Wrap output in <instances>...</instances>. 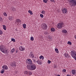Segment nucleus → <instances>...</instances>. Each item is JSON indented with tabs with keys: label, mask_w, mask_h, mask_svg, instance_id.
Listing matches in <instances>:
<instances>
[{
	"label": "nucleus",
	"mask_w": 76,
	"mask_h": 76,
	"mask_svg": "<svg viewBox=\"0 0 76 76\" xmlns=\"http://www.w3.org/2000/svg\"><path fill=\"white\" fill-rule=\"evenodd\" d=\"M66 70L64 69L62 70V72H66Z\"/></svg>",
	"instance_id": "obj_41"
},
{
	"label": "nucleus",
	"mask_w": 76,
	"mask_h": 76,
	"mask_svg": "<svg viewBox=\"0 0 76 76\" xmlns=\"http://www.w3.org/2000/svg\"><path fill=\"white\" fill-rule=\"evenodd\" d=\"M50 63H51V62L50 60H48V64H50Z\"/></svg>",
	"instance_id": "obj_38"
},
{
	"label": "nucleus",
	"mask_w": 76,
	"mask_h": 76,
	"mask_svg": "<svg viewBox=\"0 0 76 76\" xmlns=\"http://www.w3.org/2000/svg\"><path fill=\"white\" fill-rule=\"evenodd\" d=\"M62 32H63V33H64V34H66L67 33V30L65 29H64L62 31Z\"/></svg>",
	"instance_id": "obj_14"
},
{
	"label": "nucleus",
	"mask_w": 76,
	"mask_h": 76,
	"mask_svg": "<svg viewBox=\"0 0 76 76\" xmlns=\"http://www.w3.org/2000/svg\"><path fill=\"white\" fill-rule=\"evenodd\" d=\"M0 21L1 22L3 21V19H2V18H1V17H0Z\"/></svg>",
	"instance_id": "obj_37"
},
{
	"label": "nucleus",
	"mask_w": 76,
	"mask_h": 76,
	"mask_svg": "<svg viewBox=\"0 0 76 76\" xmlns=\"http://www.w3.org/2000/svg\"><path fill=\"white\" fill-rule=\"evenodd\" d=\"M10 66H12L13 67H15L16 66V64L15 63L11 62L10 64Z\"/></svg>",
	"instance_id": "obj_9"
},
{
	"label": "nucleus",
	"mask_w": 76,
	"mask_h": 76,
	"mask_svg": "<svg viewBox=\"0 0 76 76\" xmlns=\"http://www.w3.org/2000/svg\"><path fill=\"white\" fill-rule=\"evenodd\" d=\"M67 44H69V45H72V42L70 41L68 42H67Z\"/></svg>",
	"instance_id": "obj_27"
},
{
	"label": "nucleus",
	"mask_w": 76,
	"mask_h": 76,
	"mask_svg": "<svg viewBox=\"0 0 76 76\" xmlns=\"http://www.w3.org/2000/svg\"><path fill=\"white\" fill-rule=\"evenodd\" d=\"M28 12L30 13V15H33V13H32V12L31 11V10H28Z\"/></svg>",
	"instance_id": "obj_16"
},
{
	"label": "nucleus",
	"mask_w": 76,
	"mask_h": 76,
	"mask_svg": "<svg viewBox=\"0 0 76 76\" xmlns=\"http://www.w3.org/2000/svg\"><path fill=\"white\" fill-rule=\"evenodd\" d=\"M28 74H29V75H32V72H28Z\"/></svg>",
	"instance_id": "obj_39"
},
{
	"label": "nucleus",
	"mask_w": 76,
	"mask_h": 76,
	"mask_svg": "<svg viewBox=\"0 0 76 76\" xmlns=\"http://www.w3.org/2000/svg\"><path fill=\"white\" fill-rule=\"evenodd\" d=\"M51 30L52 32H54L55 31V29L54 28H51Z\"/></svg>",
	"instance_id": "obj_22"
},
{
	"label": "nucleus",
	"mask_w": 76,
	"mask_h": 76,
	"mask_svg": "<svg viewBox=\"0 0 76 76\" xmlns=\"http://www.w3.org/2000/svg\"><path fill=\"white\" fill-rule=\"evenodd\" d=\"M24 74H25V75H28V72L26 71L24 72Z\"/></svg>",
	"instance_id": "obj_19"
},
{
	"label": "nucleus",
	"mask_w": 76,
	"mask_h": 76,
	"mask_svg": "<svg viewBox=\"0 0 76 76\" xmlns=\"http://www.w3.org/2000/svg\"><path fill=\"white\" fill-rule=\"evenodd\" d=\"M44 34L45 35H48V33L47 32V31H45L44 32Z\"/></svg>",
	"instance_id": "obj_26"
},
{
	"label": "nucleus",
	"mask_w": 76,
	"mask_h": 76,
	"mask_svg": "<svg viewBox=\"0 0 76 76\" xmlns=\"http://www.w3.org/2000/svg\"><path fill=\"white\" fill-rule=\"evenodd\" d=\"M55 51L57 53H58V49L57 48H56L55 49Z\"/></svg>",
	"instance_id": "obj_23"
},
{
	"label": "nucleus",
	"mask_w": 76,
	"mask_h": 76,
	"mask_svg": "<svg viewBox=\"0 0 76 76\" xmlns=\"http://www.w3.org/2000/svg\"><path fill=\"white\" fill-rule=\"evenodd\" d=\"M72 72L73 75H76V70H72Z\"/></svg>",
	"instance_id": "obj_12"
},
{
	"label": "nucleus",
	"mask_w": 76,
	"mask_h": 76,
	"mask_svg": "<svg viewBox=\"0 0 76 76\" xmlns=\"http://www.w3.org/2000/svg\"><path fill=\"white\" fill-rule=\"evenodd\" d=\"M51 2H53L54 3H55V1L54 0H50Z\"/></svg>",
	"instance_id": "obj_40"
},
{
	"label": "nucleus",
	"mask_w": 76,
	"mask_h": 76,
	"mask_svg": "<svg viewBox=\"0 0 76 76\" xmlns=\"http://www.w3.org/2000/svg\"><path fill=\"white\" fill-rule=\"evenodd\" d=\"M42 27L43 29L46 30L47 28V25L45 23L43 24L42 25Z\"/></svg>",
	"instance_id": "obj_7"
},
{
	"label": "nucleus",
	"mask_w": 76,
	"mask_h": 76,
	"mask_svg": "<svg viewBox=\"0 0 76 76\" xmlns=\"http://www.w3.org/2000/svg\"><path fill=\"white\" fill-rule=\"evenodd\" d=\"M18 53V51H16V53Z\"/></svg>",
	"instance_id": "obj_49"
},
{
	"label": "nucleus",
	"mask_w": 76,
	"mask_h": 76,
	"mask_svg": "<svg viewBox=\"0 0 76 76\" xmlns=\"http://www.w3.org/2000/svg\"><path fill=\"white\" fill-rule=\"evenodd\" d=\"M57 76H60V75H58Z\"/></svg>",
	"instance_id": "obj_50"
},
{
	"label": "nucleus",
	"mask_w": 76,
	"mask_h": 76,
	"mask_svg": "<svg viewBox=\"0 0 76 76\" xmlns=\"http://www.w3.org/2000/svg\"><path fill=\"white\" fill-rule=\"evenodd\" d=\"M11 41H13V42H15V39L12 38L11 39Z\"/></svg>",
	"instance_id": "obj_32"
},
{
	"label": "nucleus",
	"mask_w": 76,
	"mask_h": 76,
	"mask_svg": "<svg viewBox=\"0 0 76 76\" xmlns=\"http://www.w3.org/2000/svg\"><path fill=\"white\" fill-rule=\"evenodd\" d=\"M3 34V31L0 30V35H2Z\"/></svg>",
	"instance_id": "obj_30"
},
{
	"label": "nucleus",
	"mask_w": 76,
	"mask_h": 76,
	"mask_svg": "<svg viewBox=\"0 0 76 76\" xmlns=\"http://www.w3.org/2000/svg\"><path fill=\"white\" fill-rule=\"evenodd\" d=\"M38 64H41V62L40 61H38Z\"/></svg>",
	"instance_id": "obj_35"
},
{
	"label": "nucleus",
	"mask_w": 76,
	"mask_h": 76,
	"mask_svg": "<svg viewBox=\"0 0 76 76\" xmlns=\"http://www.w3.org/2000/svg\"><path fill=\"white\" fill-rule=\"evenodd\" d=\"M16 21L17 23H18V25H19V23L20 22H21V20L19 19H17L16 20Z\"/></svg>",
	"instance_id": "obj_13"
},
{
	"label": "nucleus",
	"mask_w": 76,
	"mask_h": 76,
	"mask_svg": "<svg viewBox=\"0 0 76 76\" xmlns=\"http://www.w3.org/2000/svg\"><path fill=\"white\" fill-rule=\"evenodd\" d=\"M62 11L64 13H66L67 12V10L66 8H63L62 9Z\"/></svg>",
	"instance_id": "obj_8"
},
{
	"label": "nucleus",
	"mask_w": 76,
	"mask_h": 76,
	"mask_svg": "<svg viewBox=\"0 0 76 76\" xmlns=\"http://www.w3.org/2000/svg\"><path fill=\"white\" fill-rule=\"evenodd\" d=\"M26 63L31 64V65L32 64H33L32 63V60L30 59H27L26 60Z\"/></svg>",
	"instance_id": "obj_6"
},
{
	"label": "nucleus",
	"mask_w": 76,
	"mask_h": 76,
	"mask_svg": "<svg viewBox=\"0 0 76 76\" xmlns=\"http://www.w3.org/2000/svg\"><path fill=\"white\" fill-rule=\"evenodd\" d=\"M4 69H2L1 72V73H4Z\"/></svg>",
	"instance_id": "obj_36"
},
{
	"label": "nucleus",
	"mask_w": 76,
	"mask_h": 76,
	"mask_svg": "<svg viewBox=\"0 0 76 76\" xmlns=\"http://www.w3.org/2000/svg\"><path fill=\"white\" fill-rule=\"evenodd\" d=\"M67 76H71V75H67Z\"/></svg>",
	"instance_id": "obj_46"
},
{
	"label": "nucleus",
	"mask_w": 76,
	"mask_h": 76,
	"mask_svg": "<svg viewBox=\"0 0 76 76\" xmlns=\"http://www.w3.org/2000/svg\"><path fill=\"white\" fill-rule=\"evenodd\" d=\"M50 59H52V58H50Z\"/></svg>",
	"instance_id": "obj_51"
},
{
	"label": "nucleus",
	"mask_w": 76,
	"mask_h": 76,
	"mask_svg": "<svg viewBox=\"0 0 76 76\" xmlns=\"http://www.w3.org/2000/svg\"><path fill=\"white\" fill-rule=\"evenodd\" d=\"M45 11L44 10H42V11L41 13L42 14H45Z\"/></svg>",
	"instance_id": "obj_25"
},
{
	"label": "nucleus",
	"mask_w": 76,
	"mask_h": 76,
	"mask_svg": "<svg viewBox=\"0 0 76 76\" xmlns=\"http://www.w3.org/2000/svg\"><path fill=\"white\" fill-rule=\"evenodd\" d=\"M19 50L20 51H23L25 50V48L22 47V46H20L19 47Z\"/></svg>",
	"instance_id": "obj_10"
},
{
	"label": "nucleus",
	"mask_w": 76,
	"mask_h": 76,
	"mask_svg": "<svg viewBox=\"0 0 76 76\" xmlns=\"http://www.w3.org/2000/svg\"><path fill=\"white\" fill-rule=\"evenodd\" d=\"M36 63H38V61H36Z\"/></svg>",
	"instance_id": "obj_47"
},
{
	"label": "nucleus",
	"mask_w": 76,
	"mask_h": 76,
	"mask_svg": "<svg viewBox=\"0 0 76 76\" xmlns=\"http://www.w3.org/2000/svg\"><path fill=\"white\" fill-rule=\"evenodd\" d=\"M15 49L14 48H13L11 50V51L12 53H13L14 52H15Z\"/></svg>",
	"instance_id": "obj_28"
},
{
	"label": "nucleus",
	"mask_w": 76,
	"mask_h": 76,
	"mask_svg": "<svg viewBox=\"0 0 76 76\" xmlns=\"http://www.w3.org/2000/svg\"><path fill=\"white\" fill-rule=\"evenodd\" d=\"M43 1L45 3H47V1H48V0H43Z\"/></svg>",
	"instance_id": "obj_29"
},
{
	"label": "nucleus",
	"mask_w": 76,
	"mask_h": 76,
	"mask_svg": "<svg viewBox=\"0 0 76 76\" xmlns=\"http://www.w3.org/2000/svg\"><path fill=\"white\" fill-rule=\"evenodd\" d=\"M64 56L65 57H69V55L67 53H65Z\"/></svg>",
	"instance_id": "obj_18"
},
{
	"label": "nucleus",
	"mask_w": 76,
	"mask_h": 76,
	"mask_svg": "<svg viewBox=\"0 0 76 76\" xmlns=\"http://www.w3.org/2000/svg\"><path fill=\"white\" fill-rule=\"evenodd\" d=\"M2 68L4 69V70H7L8 69V67L6 65H4L2 66Z\"/></svg>",
	"instance_id": "obj_11"
},
{
	"label": "nucleus",
	"mask_w": 76,
	"mask_h": 76,
	"mask_svg": "<svg viewBox=\"0 0 76 76\" xmlns=\"http://www.w3.org/2000/svg\"><path fill=\"white\" fill-rule=\"evenodd\" d=\"M42 56H40L39 57L40 59H41L42 58Z\"/></svg>",
	"instance_id": "obj_43"
},
{
	"label": "nucleus",
	"mask_w": 76,
	"mask_h": 76,
	"mask_svg": "<svg viewBox=\"0 0 76 76\" xmlns=\"http://www.w3.org/2000/svg\"><path fill=\"white\" fill-rule=\"evenodd\" d=\"M27 67L28 70H34L36 69L37 66H36V65L32 64L30 66L28 65L27 66Z\"/></svg>",
	"instance_id": "obj_1"
},
{
	"label": "nucleus",
	"mask_w": 76,
	"mask_h": 76,
	"mask_svg": "<svg viewBox=\"0 0 76 76\" xmlns=\"http://www.w3.org/2000/svg\"><path fill=\"white\" fill-rule=\"evenodd\" d=\"M3 14L4 16H7V14H6V12H4V13Z\"/></svg>",
	"instance_id": "obj_34"
},
{
	"label": "nucleus",
	"mask_w": 76,
	"mask_h": 76,
	"mask_svg": "<svg viewBox=\"0 0 76 76\" xmlns=\"http://www.w3.org/2000/svg\"><path fill=\"white\" fill-rule=\"evenodd\" d=\"M3 29H4V30H5L6 31V26L5 25H3Z\"/></svg>",
	"instance_id": "obj_17"
},
{
	"label": "nucleus",
	"mask_w": 76,
	"mask_h": 76,
	"mask_svg": "<svg viewBox=\"0 0 76 76\" xmlns=\"http://www.w3.org/2000/svg\"><path fill=\"white\" fill-rule=\"evenodd\" d=\"M44 58V57L42 56V60H43V59Z\"/></svg>",
	"instance_id": "obj_44"
},
{
	"label": "nucleus",
	"mask_w": 76,
	"mask_h": 76,
	"mask_svg": "<svg viewBox=\"0 0 76 76\" xmlns=\"http://www.w3.org/2000/svg\"><path fill=\"white\" fill-rule=\"evenodd\" d=\"M32 53V52H30V56H31L32 58H34V55L33 53Z\"/></svg>",
	"instance_id": "obj_15"
},
{
	"label": "nucleus",
	"mask_w": 76,
	"mask_h": 76,
	"mask_svg": "<svg viewBox=\"0 0 76 76\" xmlns=\"http://www.w3.org/2000/svg\"><path fill=\"white\" fill-rule=\"evenodd\" d=\"M71 55L72 57L74 58L76 61V51L73 50L71 51Z\"/></svg>",
	"instance_id": "obj_4"
},
{
	"label": "nucleus",
	"mask_w": 76,
	"mask_h": 76,
	"mask_svg": "<svg viewBox=\"0 0 76 76\" xmlns=\"http://www.w3.org/2000/svg\"><path fill=\"white\" fill-rule=\"evenodd\" d=\"M34 39V37H31V41H33Z\"/></svg>",
	"instance_id": "obj_33"
},
{
	"label": "nucleus",
	"mask_w": 76,
	"mask_h": 76,
	"mask_svg": "<svg viewBox=\"0 0 76 76\" xmlns=\"http://www.w3.org/2000/svg\"><path fill=\"white\" fill-rule=\"evenodd\" d=\"M33 63H35V61H36L34 59H33Z\"/></svg>",
	"instance_id": "obj_42"
},
{
	"label": "nucleus",
	"mask_w": 76,
	"mask_h": 76,
	"mask_svg": "<svg viewBox=\"0 0 76 76\" xmlns=\"http://www.w3.org/2000/svg\"><path fill=\"white\" fill-rule=\"evenodd\" d=\"M40 16L42 18H44V15H43L42 14H40Z\"/></svg>",
	"instance_id": "obj_31"
},
{
	"label": "nucleus",
	"mask_w": 76,
	"mask_h": 76,
	"mask_svg": "<svg viewBox=\"0 0 76 76\" xmlns=\"http://www.w3.org/2000/svg\"><path fill=\"white\" fill-rule=\"evenodd\" d=\"M48 39H51V37H49L48 38Z\"/></svg>",
	"instance_id": "obj_45"
},
{
	"label": "nucleus",
	"mask_w": 76,
	"mask_h": 76,
	"mask_svg": "<svg viewBox=\"0 0 76 76\" xmlns=\"http://www.w3.org/2000/svg\"><path fill=\"white\" fill-rule=\"evenodd\" d=\"M23 28H24V29H25V28H26V24H23Z\"/></svg>",
	"instance_id": "obj_21"
},
{
	"label": "nucleus",
	"mask_w": 76,
	"mask_h": 76,
	"mask_svg": "<svg viewBox=\"0 0 76 76\" xmlns=\"http://www.w3.org/2000/svg\"><path fill=\"white\" fill-rule=\"evenodd\" d=\"M11 0V1H12V0Z\"/></svg>",
	"instance_id": "obj_52"
},
{
	"label": "nucleus",
	"mask_w": 76,
	"mask_h": 76,
	"mask_svg": "<svg viewBox=\"0 0 76 76\" xmlns=\"http://www.w3.org/2000/svg\"><path fill=\"white\" fill-rule=\"evenodd\" d=\"M75 39H76V35L75 36Z\"/></svg>",
	"instance_id": "obj_48"
},
{
	"label": "nucleus",
	"mask_w": 76,
	"mask_h": 76,
	"mask_svg": "<svg viewBox=\"0 0 76 76\" xmlns=\"http://www.w3.org/2000/svg\"><path fill=\"white\" fill-rule=\"evenodd\" d=\"M11 10H13V11H16V8H14V7H12V8Z\"/></svg>",
	"instance_id": "obj_20"
},
{
	"label": "nucleus",
	"mask_w": 76,
	"mask_h": 76,
	"mask_svg": "<svg viewBox=\"0 0 76 76\" xmlns=\"http://www.w3.org/2000/svg\"><path fill=\"white\" fill-rule=\"evenodd\" d=\"M63 23H58L57 26V28L58 29H61V28H62V27H63Z\"/></svg>",
	"instance_id": "obj_5"
},
{
	"label": "nucleus",
	"mask_w": 76,
	"mask_h": 76,
	"mask_svg": "<svg viewBox=\"0 0 76 76\" xmlns=\"http://www.w3.org/2000/svg\"><path fill=\"white\" fill-rule=\"evenodd\" d=\"M9 19L10 20H12L13 19V18L12 17H9Z\"/></svg>",
	"instance_id": "obj_24"
},
{
	"label": "nucleus",
	"mask_w": 76,
	"mask_h": 76,
	"mask_svg": "<svg viewBox=\"0 0 76 76\" xmlns=\"http://www.w3.org/2000/svg\"><path fill=\"white\" fill-rule=\"evenodd\" d=\"M0 50L4 54L7 53V50H6L5 47L4 46H0Z\"/></svg>",
	"instance_id": "obj_2"
},
{
	"label": "nucleus",
	"mask_w": 76,
	"mask_h": 76,
	"mask_svg": "<svg viewBox=\"0 0 76 76\" xmlns=\"http://www.w3.org/2000/svg\"><path fill=\"white\" fill-rule=\"evenodd\" d=\"M70 3L72 6H76V0H67Z\"/></svg>",
	"instance_id": "obj_3"
}]
</instances>
